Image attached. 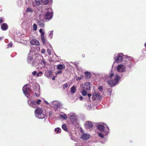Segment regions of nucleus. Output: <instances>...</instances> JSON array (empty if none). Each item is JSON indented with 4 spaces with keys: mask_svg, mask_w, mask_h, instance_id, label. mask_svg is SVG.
Here are the masks:
<instances>
[{
    "mask_svg": "<svg viewBox=\"0 0 146 146\" xmlns=\"http://www.w3.org/2000/svg\"><path fill=\"white\" fill-rule=\"evenodd\" d=\"M47 52L49 55H51V50L49 49H48L47 50Z\"/></svg>",
    "mask_w": 146,
    "mask_h": 146,
    "instance_id": "38",
    "label": "nucleus"
},
{
    "mask_svg": "<svg viewBox=\"0 0 146 146\" xmlns=\"http://www.w3.org/2000/svg\"><path fill=\"white\" fill-rule=\"evenodd\" d=\"M42 72H40L38 74H37V76L38 77L39 76V74H42Z\"/></svg>",
    "mask_w": 146,
    "mask_h": 146,
    "instance_id": "41",
    "label": "nucleus"
},
{
    "mask_svg": "<svg viewBox=\"0 0 146 146\" xmlns=\"http://www.w3.org/2000/svg\"><path fill=\"white\" fill-rule=\"evenodd\" d=\"M76 87L75 86H73L71 88L70 92L74 94L76 92Z\"/></svg>",
    "mask_w": 146,
    "mask_h": 146,
    "instance_id": "16",
    "label": "nucleus"
},
{
    "mask_svg": "<svg viewBox=\"0 0 146 146\" xmlns=\"http://www.w3.org/2000/svg\"><path fill=\"white\" fill-rule=\"evenodd\" d=\"M107 94L108 95H111V90L110 89H108L107 90Z\"/></svg>",
    "mask_w": 146,
    "mask_h": 146,
    "instance_id": "23",
    "label": "nucleus"
},
{
    "mask_svg": "<svg viewBox=\"0 0 146 146\" xmlns=\"http://www.w3.org/2000/svg\"><path fill=\"white\" fill-rule=\"evenodd\" d=\"M40 36H41V40L43 42V44H45V39L44 37V35H43V34H42V35H41Z\"/></svg>",
    "mask_w": 146,
    "mask_h": 146,
    "instance_id": "18",
    "label": "nucleus"
},
{
    "mask_svg": "<svg viewBox=\"0 0 146 146\" xmlns=\"http://www.w3.org/2000/svg\"><path fill=\"white\" fill-rule=\"evenodd\" d=\"M87 95H88V97H89V99H90L89 100H90V97L91 96V94H87Z\"/></svg>",
    "mask_w": 146,
    "mask_h": 146,
    "instance_id": "42",
    "label": "nucleus"
},
{
    "mask_svg": "<svg viewBox=\"0 0 146 146\" xmlns=\"http://www.w3.org/2000/svg\"><path fill=\"white\" fill-rule=\"evenodd\" d=\"M48 0H44L43 3L44 5H46L48 4Z\"/></svg>",
    "mask_w": 146,
    "mask_h": 146,
    "instance_id": "27",
    "label": "nucleus"
},
{
    "mask_svg": "<svg viewBox=\"0 0 146 146\" xmlns=\"http://www.w3.org/2000/svg\"><path fill=\"white\" fill-rule=\"evenodd\" d=\"M83 88L86 90H89L90 88V83L87 82L85 83Z\"/></svg>",
    "mask_w": 146,
    "mask_h": 146,
    "instance_id": "9",
    "label": "nucleus"
},
{
    "mask_svg": "<svg viewBox=\"0 0 146 146\" xmlns=\"http://www.w3.org/2000/svg\"><path fill=\"white\" fill-rule=\"evenodd\" d=\"M92 123L90 121H87L85 124V127L87 129H90L93 127Z\"/></svg>",
    "mask_w": 146,
    "mask_h": 146,
    "instance_id": "8",
    "label": "nucleus"
},
{
    "mask_svg": "<svg viewBox=\"0 0 146 146\" xmlns=\"http://www.w3.org/2000/svg\"><path fill=\"white\" fill-rule=\"evenodd\" d=\"M52 12L48 11L45 15L44 18L46 19L49 20L52 18Z\"/></svg>",
    "mask_w": 146,
    "mask_h": 146,
    "instance_id": "5",
    "label": "nucleus"
},
{
    "mask_svg": "<svg viewBox=\"0 0 146 146\" xmlns=\"http://www.w3.org/2000/svg\"><path fill=\"white\" fill-rule=\"evenodd\" d=\"M114 76V74L113 73H111V74L110 75L109 77H110V78H112L113 76Z\"/></svg>",
    "mask_w": 146,
    "mask_h": 146,
    "instance_id": "39",
    "label": "nucleus"
},
{
    "mask_svg": "<svg viewBox=\"0 0 146 146\" xmlns=\"http://www.w3.org/2000/svg\"><path fill=\"white\" fill-rule=\"evenodd\" d=\"M32 11L33 10L32 9L29 7H28L27 8L26 12H32Z\"/></svg>",
    "mask_w": 146,
    "mask_h": 146,
    "instance_id": "26",
    "label": "nucleus"
},
{
    "mask_svg": "<svg viewBox=\"0 0 146 146\" xmlns=\"http://www.w3.org/2000/svg\"><path fill=\"white\" fill-rule=\"evenodd\" d=\"M60 116L61 117L65 119H67V117L65 114H60Z\"/></svg>",
    "mask_w": 146,
    "mask_h": 146,
    "instance_id": "24",
    "label": "nucleus"
},
{
    "mask_svg": "<svg viewBox=\"0 0 146 146\" xmlns=\"http://www.w3.org/2000/svg\"><path fill=\"white\" fill-rule=\"evenodd\" d=\"M63 66H64V65H63L61 64H59L57 66L58 69L60 70L64 68Z\"/></svg>",
    "mask_w": 146,
    "mask_h": 146,
    "instance_id": "21",
    "label": "nucleus"
},
{
    "mask_svg": "<svg viewBox=\"0 0 146 146\" xmlns=\"http://www.w3.org/2000/svg\"><path fill=\"white\" fill-rule=\"evenodd\" d=\"M8 47H11L12 46V44H11V43H9V44H8Z\"/></svg>",
    "mask_w": 146,
    "mask_h": 146,
    "instance_id": "43",
    "label": "nucleus"
},
{
    "mask_svg": "<svg viewBox=\"0 0 146 146\" xmlns=\"http://www.w3.org/2000/svg\"><path fill=\"white\" fill-rule=\"evenodd\" d=\"M62 72L61 71H58V72H57V74H61Z\"/></svg>",
    "mask_w": 146,
    "mask_h": 146,
    "instance_id": "46",
    "label": "nucleus"
},
{
    "mask_svg": "<svg viewBox=\"0 0 146 146\" xmlns=\"http://www.w3.org/2000/svg\"><path fill=\"white\" fill-rule=\"evenodd\" d=\"M84 89L82 92V94L83 96H86L87 94V92Z\"/></svg>",
    "mask_w": 146,
    "mask_h": 146,
    "instance_id": "22",
    "label": "nucleus"
},
{
    "mask_svg": "<svg viewBox=\"0 0 146 146\" xmlns=\"http://www.w3.org/2000/svg\"><path fill=\"white\" fill-rule=\"evenodd\" d=\"M28 104L29 105L32 107L36 108V107L37 106L36 104V102L34 100H31L30 103L28 101Z\"/></svg>",
    "mask_w": 146,
    "mask_h": 146,
    "instance_id": "10",
    "label": "nucleus"
},
{
    "mask_svg": "<svg viewBox=\"0 0 146 146\" xmlns=\"http://www.w3.org/2000/svg\"><path fill=\"white\" fill-rule=\"evenodd\" d=\"M80 99L81 100H82L84 99V98L82 96H80Z\"/></svg>",
    "mask_w": 146,
    "mask_h": 146,
    "instance_id": "44",
    "label": "nucleus"
},
{
    "mask_svg": "<svg viewBox=\"0 0 146 146\" xmlns=\"http://www.w3.org/2000/svg\"><path fill=\"white\" fill-rule=\"evenodd\" d=\"M128 58H129V59H131V57H128Z\"/></svg>",
    "mask_w": 146,
    "mask_h": 146,
    "instance_id": "50",
    "label": "nucleus"
},
{
    "mask_svg": "<svg viewBox=\"0 0 146 146\" xmlns=\"http://www.w3.org/2000/svg\"><path fill=\"white\" fill-rule=\"evenodd\" d=\"M23 90L24 94L25 95H29V92L31 91V89L27 86H25L23 88Z\"/></svg>",
    "mask_w": 146,
    "mask_h": 146,
    "instance_id": "3",
    "label": "nucleus"
},
{
    "mask_svg": "<svg viewBox=\"0 0 146 146\" xmlns=\"http://www.w3.org/2000/svg\"><path fill=\"white\" fill-rule=\"evenodd\" d=\"M55 76H54L52 78V80H55Z\"/></svg>",
    "mask_w": 146,
    "mask_h": 146,
    "instance_id": "47",
    "label": "nucleus"
},
{
    "mask_svg": "<svg viewBox=\"0 0 146 146\" xmlns=\"http://www.w3.org/2000/svg\"><path fill=\"white\" fill-rule=\"evenodd\" d=\"M2 38L1 37H0V40H1Z\"/></svg>",
    "mask_w": 146,
    "mask_h": 146,
    "instance_id": "51",
    "label": "nucleus"
},
{
    "mask_svg": "<svg viewBox=\"0 0 146 146\" xmlns=\"http://www.w3.org/2000/svg\"><path fill=\"white\" fill-rule=\"evenodd\" d=\"M123 53H120L115 60V62L117 63H119L120 62L123 60Z\"/></svg>",
    "mask_w": 146,
    "mask_h": 146,
    "instance_id": "6",
    "label": "nucleus"
},
{
    "mask_svg": "<svg viewBox=\"0 0 146 146\" xmlns=\"http://www.w3.org/2000/svg\"><path fill=\"white\" fill-rule=\"evenodd\" d=\"M82 77H78L76 78V80H80L82 79Z\"/></svg>",
    "mask_w": 146,
    "mask_h": 146,
    "instance_id": "35",
    "label": "nucleus"
},
{
    "mask_svg": "<svg viewBox=\"0 0 146 146\" xmlns=\"http://www.w3.org/2000/svg\"><path fill=\"white\" fill-rule=\"evenodd\" d=\"M81 137L83 140H86L89 138L90 135L84 133L82 135Z\"/></svg>",
    "mask_w": 146,
    "mask_h": 146,
    "instance_id": "13",
    "label": "nucleus"
},
{
    "mask_svg": "<svg viewBox=\"0 0 146 146\" xmlns=\"http://www.w3.org/2000/svg\"><path fill=\"white\" fill-rule=\"evenodd\" d=\"M41 63L44 66H45V64L46 63V62L44 60H42Z\"/></svg>",
    "mask_w": 146,
    "mask_h": 146,
    "instance_id": "28",
    "label": "nucleus"
},
{
    "mask_svg": "<svg viewBox=\"0 0 146 146\" xmlns=\"http://www.w3.org/2000/svg\"><path fill=\"white\" fill-rule=\"evenodd\" d=\"M97 128L101 131H103L104 130L105 127L104 126L100 125L97 126Z\"/></svg>",
    "mask_w": 146,
    "mask_h": 146,
    "instance_id": "14",
    "label": "nucleus"
},
{
    "mask_svg": "<svg viewBox=\"0 0 146 146\" xmlns=\"http://www.w3.org/2000/svg\"><path fill=\"white\" fill-rule=\"evenodd\" d=\"M35 113L36 116L40 119H43L45 116L44 114L43 113V111L42 108H39L35 110Z\"/></svg>",
    "mask_w": 146,
    "mask_h": 146,
    "instance_id": "1",
    "label": "nucleus"
},
{
    "mask_svg": "<svg viewBox=\"0 0 146 146\" xmlns=\"http://www.w3.org/2000/svg\"><path fill=\"white\" fill-rule=\"evenodd\" d=\"M8 28V26L6 23H3L1 25V28L3 31H6Z\"/></svg>",
    "mask_w": 146,
    "mask_h": 146,
    "instance_id": "12",
    "label": "nucleus"
},
{
    "mask_svg": "<svg viewBox=\"0 0 146 146\" xmlns=\"http://www.w3.org/2000/svg\"><path fill=\"white\" fill-rule=\"evenodd\" d=\"M30 42L32 45L37 46L40 45L39 42L36 39H33L30 41Z\"/></svg>",
    "mask_w": 146,
    "mask_h": 146,
    "instance_id": "11",
    "label": "nucleus"
},
{
    "mask_svg": "<svg viewBox=\"0 0 146 146\" xmlns=\"http://www.w3.org/2000/svg\"><path fill=\"white\" fill-rule=\"evenodd\" d=\"M70 118L72 122L74 123L76 121V119L75 118L74 116L73 115H70Z\"/></svg>",
    "mask_w": 146,
    "mask_h": 146,
    "instance_id": "17",
    "label": "nucleus"
},
{
    "mask_svg": "<svg viewBox=\"0 0 146 146\" xmlns=\"http://www.w3.org/2000/svg\"><path fill=\"white\" fill-rule=\"evenodd\" d=\"M33 30H36L37 29V26L36 24H33Z\"/></svg>",
    "mask_w": 146,
    "mask_h": 146,
    "instance_id": "25",
    "label": "nucleus"
},
{
    "mask_svg": "<svg viewBox=\"0 0 146 146\" xmlns=\"http://www.w3.org/2000/svg\"><path fill=\"white\" fill-rule=\"evenodd\" d=\"M62 128L63 129H64L65 131H67L68 130V129L66 127V125L65 124H64L62 125Z\"/></svg>",
    "mask_w": 146,
    "mask_h": 146,
    "instance_id": "19",
    "label": "nucleus"
},
{
    "mask_svg": "<svg viewBox=\"0 0 146 146\" xmlns=\"http://www.w3.org/2000/svg\"><path fill=\"white\" fill-rule=\"evenodd\" d=\"M45 52V50L44 49L42 48L41 49V52L42 54H44Z\"/></svg>",
    "mask_w": 146,
    "mask_h": 146,
    "instance_id": "36",
    "label": "nucleus"
},
{
    "mask_svg": "<svg viewBox=\"0 0 146 146\" xmlns=\"http://www.w3.org/2000/svg\"><path fill=\"white\" fill-rule=\"evenodd\" d=\"M45 102L46 103V104H47V105H48V104H48V102H46V101H45Z\"/></svg>",
    "mask_w": 146,
    "mask_h": 146,
    "instance_id": "48",
    "label": "nucleus"
},
{
    "mask_svg": "<svg viewBox=\"0 0 146 146\" xmlns=\"http://www.w3.org/2000/svg\"><path fill=\"white\" fill-rule=\"evenodd\" d=\"M35 3L37 5H39L40 4V2L39 1H36Z\"/></svg>",
    "mask_w": 146,
    "mask_h": 146,
    "instance_id": "37",
    "label": "nucleus"
},
{
    "mask_svg": "<svg viewBox=\"0 0 146 146\" xmlns=\"http://www.w3.org/2000/svg\"><path fill=\"white\" fill-rule=\"evenodd\" d=\"M39 32L41 33V35L43 34V35H44V32H43V29H40L39 30Z\"/></svg>",
    "mask_w": 146,
    "mask_h": 146,
    "instance_id": "30",
    "label": "nucleus"
},
{
    "mask_svg": "<svg viewBox=\"0 0 146 146\" xmlns=\"http://www.w3.org/2000/svg\"><path fill=\"white\" fill-rule=\"evenodd\" d=\"M99 136L101 138H103L104 137V136L103 134L101 133H100L98 134Z\"/></svg>",
    "mask_w": 146,
    "mask_h": 146,
    "instance_id": "31",
    "label": "nucleus"
},
{
    "mask_svg": "<svg viewBox=\"0 0 146 146\" xmlns=\"http://www.w3.org/2000/svg\"><path fill=\"white\" fill-rule=\"evenodd\" d=\"M85 74L86 79H90L91 76V73L87 71L85 72Z\"/></svg>",
    "mask_w": 146,
    "mask_h": 146,
    "instance_id": "15",
    "label": "nucleus"
},
{
    "mask_svg": "<svg viewBox=\"0 0 146 146\" xmlns=\"http://www.w3.org/2000/svg\"><path fill=\"white\" fill-rule=\"evenodd\" d=\"M4 21L3 20V19L2 17H0V24L2 23Z\"/></svg>",
    "mask_w": 146,
    "mask_h": 146,
    "instance_id": "33",
    "label": "nucleus"
},
{
    "mask_svg": "<svg viewBox=\"0 0 146 146\" xmlns=\"http://www.w3.org/2000/svg\"><path fill=\"white\" fill-rule=\"evenodd\" d=\"M68 86V85L67 84H65L63 86V88L64 89L67 88Z\"/></svg>",
    "mask_w": 146,
    "mask_h": 146,
    "instance_id": "29",
    "label": "nucleus"
},
{
    "mask_svg": "<svg viewBox=\"0 0 146 146\" xmlns=\"http://www.w3.org/2000/svg\"><path fill=\"white\" fill-rule=\"evenodd\" d=\"M36 73V71H34L32 72V74L34 76H35Z\"/></svg>",
    "mask_w": 146,
    "mask_h": 146,
    "instance_id": "40",
    "label": "nucleus"
},
{
    "mask_svg": "<svg viewBox=\"0 0 146 146\" xmlns=\"http://www.w3.org/2000/svg\"><path fill=\"white\" fill-rule=\"evenodd\" d=\"M92 98L93 100H100V94L98 93H94L92 95Z\"/></svg>",
    "mask_w": 146,
    "mask_h": 146,
    "instance_id": "4",
    "label": "nucleus"
},
{
    "mask_svg": "<svg viewBox=\"0 0 146 146\" xmlns=\"http://www.w3.org/2000/svg\"><path fill=\"white\" fill-rule=\"evenodd\" d=\"M41 102V100H40L39 99V100H38L35 102L37 104L39 105L40 104Z\"/></svg>",
    "mask_w": 146,
    "mask_h": 146,
    "instance_id": "32",
    "label": "nucleus"
},
{
    "mask_svg": "<svg viewBox=\"0 0 146 146\" xmlns=\"http://www.w3.org/2000/svg\"><path fill=\"white\" fill-rule=\"evenodd\" d=\"M98 89L99 90L101 91L102 92L103 90V88L101 86H99L98 87Z\"/></svg>",
    "mask_w": 146,
    "mask_h": 146,
    "instance_id": "34",
    "label": "nucleus"
},
{
    "mask_svg": "<svg viewBox=\"0 0 146 146\" xmlns=\"http://www.w3.org/2000/svg\"><path fill=\"white\" fill-rule=\"evenodd\" d=\"M144 46L145 48H146V42L144 44Z\"/></svg>",
    "mask_w": 146,
    "mask_h": 146,
    "instance_id": "49",
    "label": "nucleus"
},
{
    "mask_svg": "<svg viewBox=\"0 0 146 146\" xmlns=\"http://www.w3.org/2000/svg\"><path fill=\"white\" fill-rule=\"evenodd\" d=\"M120 79V77L118 75H116L115 76L114 80H108V83L109 85H110L111 86L113 87L117 84Z\"/></svg>",
    "mask_w": 146,
    "mask_h": 146,
    "instance_id": "2",
    "label": "nucleus"
},
{
    "mask_svg": "<svg viewBox=\"0 0 146 146\" xmlns=\"http://www.w3.org/2000/svg\"><path fill=\"white\" fill-rule=\"evenodd\" d=\"M117 70L119 72H123L125 70V66L123 65H118L117 67Z\"/></svg>",
    "mask_w": 146,
    "mask_h": 146,
    "instance_id": "7",
    "label": "nucleus"
},
{
    "mask_svg": "<svg viewBox=\"0 0 146 146\" xmlns=\"http://www.w3.org/2000/svg\"><path fill=\"white\" fill-rule=\"evenodd\" d=\"M61 129L59 127H57L55 129V131L57 133H60L61 132Z\"/></svg>",
    "mask_w": 146,
    "mask_h": 146,
    "instance_id": "20",
    "label": "nucleus"
},
{
    "mask_svg": "<svg viewBox=\"0 0 146 146\" xmlns=\"http://www.w3.org/2000/svg\"><path fill=\"white\" fill-rule=\"evenodd\" d=\"M53 34V31H51L50 33V35H52Z\"/></svg>",
    "mask_w": 146,
    "mask_h": 146,
    "instance_id": "45",
    "label": "nucleus"
}]
</instances>
